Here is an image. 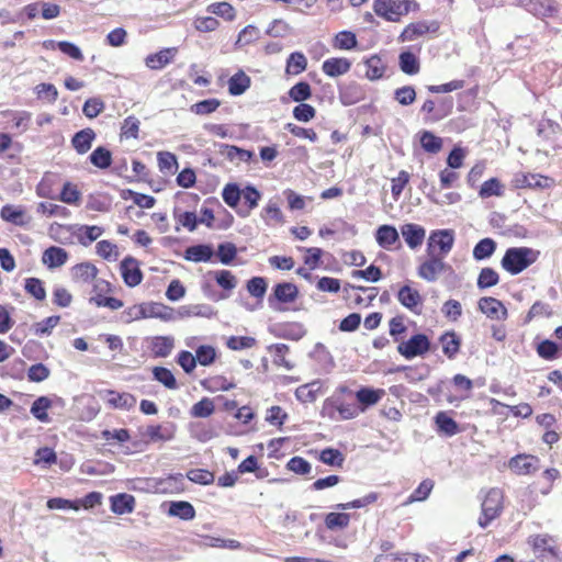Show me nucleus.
I'll return each mask as SVG.
<instances>
[{
    "mask_svg": "<svg viewBox=\"0 0 562 562\" xmlns=\"http://www.w3.org/2000/svg\"><path fill=\"white\" fill-rule=\"evenodd\" d=\"M139 126H140V122L136 116L130 115V116L125 117L121 125V133H120L121 138H125V139L138 138Z\"/></svg>",
    "mask_w": 562,
    "mask_h": 562,
    "instance_id": "obj_57",
    "label": "nucleus"
},
{
    "mask_svg": "<svg viewBox=\"0 0 562 562\" xmlns=\"http://www.w3.org/2000/svg\"><path fill=\"white\" fill-rule=\"evenodd\" d=\"M90 162L100 169H106L112 165V153L103 147H97L89 156Z\"/></svg>",
    "mask_w": 562,
    "mask_h": 562,
    "instance_id": "obj_47",
    "label": "nucleus"
},
{
    "mask_svg": "<svg viewBox=\"0 0 562 562\" xmlns=\"http://www.w3.org/2000/svg\"><path fill=\"white\" fill-rule=\"evenodd\" d=\"M59 200L70 205H78L81 200V193L76 184L66 182L60 192Z\"/></svg>",
    "mask_w": 562,
    "mask_h": 562,
    "instance_id": "obj_62",
    "label": "nucleus"
},
{
    "mask_svg": "<svg viewBox=\"0 0 562 562\" xmlns=\"http://www.w3.org/2000/svg\"><path fill=\"white\" fill-rule=\"evenodd\" d=\"M401 234L409 249L419 248L426 237V229L419 224L406 223L401 226Z\"/></svg>",
    "mask_w": 562,
    "mask_h": 562,
    "instance_id": "obj_18",
    "label": "nucleus"
},
{
    "mask_svg": "<svg viewBox=\"0 0 562 562\" xmlns=\"http://www.w3.org/2000/svg\"><path fill=\"white\" fill-rule=\"evenodd\" d=\"M146 318L155 317L162 321H169L172 316V310L161 303H145Z\"/></svg>",
    "mask_w": 562,
    "mask_h": 562,
    "instance_id": "obj_52",
    "label": "nucleus"
},
{
    "mask_svg": "<svg viewBox=\"0 0 562 562\" xmlns=\"http://www.w3.org/2000/svg\"><path fill=\"white\" fill-rule=\"evenodd\" d=\"M411 0H373V12L389 22H400L412 10Z\"/></svg>",
    "mask_w": 562,
    "mask_h": 562,
    "instance_id": "obj_5",
    "label": "nucleus"
},
{
    "mask_svg": "<svg viewBox=\"0 0 562 562\" xmlns=\"http://www.w3.org/2000/svg\"><path fill=\"white\" fill-rule=\"evenodd\" d=\"M435 424L437 426V430L440 434H443L448 437L454 436L460 432V427L458 423L448 415L447 412H439L435 416Z\"/></svg>",
    "mask_w": 562,
    "mask_h": 562,
    "instance_id": "obj_36",
    "label": "nucleus"
},
{
    "mask_svg": "<svg viewBox=\"0 0 562 562\" xmlns=\"http://www.w3.org/2000/svg\"><path fill=\"white\" fill-rule=\"evenodd\" d=\"M366 77L369 80H379L384 76L385 65L378 55H372L364 60Z\"/></svg>",
    "mask_w": 562,
    "mask_h": 562,
    "instance_id": "obj_41",
    "label": "nucleus"
},
{
    "mask_svg": "<svg viewBox=\"0 0 562 562\" xmlns=\"http://www.w3.org/2000/svg\"><path fill=\"white\" fill-rule=\"evenodd\" d=\"M319 461L330 467L341 468L345 457L340 450L334 448L323 449L318 457Z\"/></svg>",
    "mask_w": 562,
    "mask_h": 562,
    "instance_id": "obj_58",
    "label": "nucleus"
},
{
    "mask_svg": "<svg viewBox=\"0 0 562 562\" xmlns=\"http://www.w3.org/2000/svg\"><path fill=\"white\" fill-rule=\"evenodd\" d=\"M537 16H553L558 9L555 0H531L530 2H518Z\"/></svg>",
    "mask_w": 562,
    "mask_h": 562,
    "instance_id": "obj_28",
    "label": "nucleus"
},
{
    "mask_svg": "<svg viewBox=\"0 0 562 562\" xmlns=\"http://www.w3.org/2000/svg\"><path fill=\"white\" fill-rule=\"evenodd\" d=\"M324 524L329 530H342L349 526L350 515L331 512L325 516Z\"/></svg>",
    "mask_w": 562,
    "mask_h": 562,
    "instance_id": "obj_49",
    "label": "nucleus"
},
{
    "mask_svg": "<svg viewBox=\"0 0 562 562\" xmlns=\"http://www.w3.org/2000/svg\"><path fill=\"white\" fill-rule=\"evenodd\" d=\"M299 296V288L292 282H281L274 285L273 292L269 297V303L273 301L279 303H293Z\"/></svg>",
    "mask_w": 562,
    "mask_h": 562,
    "instance_id": "obj_21",
    "label": "nucleus"
},
{
    "mask_svg": "<svg viewBox=\"0 0 562 562\" xmlns=\"http://www.w3.org/2000/svg\"><path fill=\"white\" fill-rule=\"evenodd\" d=\"M436 30H437V27L432 29V31H436ZM430 31H431V27L426 22H423V21L413 22V23L407 24L404 27V30L400 34L398 40L401 42L416 41Z\"/></svg>",
    "mask_w": 562,
    "mask_h": 562,
    "instance_id": "obj_33",
    "label": "nucleus"
},
{
    "mask_svg": "<svg viewBox=\"0 0 562 562\" xmlns=\"http://www.w3.org/2000/svg\"><path fill=\"white\" fill-rule=\"evenodd\" d=\"M106 404L114 409L130 411L136 405V397L127 392H116L114 390H106L105 392Z\"/></svg>",
    "mask_w": 562,
    "mask_h": 562,
    "instance_id": "obj_20",
    "label": "nucleus"
},
{
    "mask_svg": "<svg viewBox=\"0 0 562 562\" xmlns=\"http://www.w3.org/2000/svg\"><path fill=\"white\" fill-rule=\"evenodd\" d=\"M454 233L452 229H435L427 240V255L445 258L453 248Z\"/></svg>",
    "mask_w": 562,
    "mask_h": 562,
    "instance_id": "obj_8",
    "label": "nucleus"
},
{
    "mask_svg": "<svg viewBox=\"0 0 562 562\" xmlns=\"http://www.w3.org/2000/svg\"><path fill=\"white\" fill-rule=\"evenodd\" d=\"M398 302L407 310L418 313V307L423 303L419 292L411 285H403L397 292Z\"/></svg>",
    "mask_w": 562,
    "mask_h": 562,
    "instance_id": "obj_24",
    "label": "nucleus"
},
{
    "mask_svg": "<svg viewBox=\"0 0 562 562\" xmlns=\"http://www.w3.org/2000/svg\"><path fill=\"white\" fill-rule=\"evenodd\" d=\"M173 347L175 339L170 336H156L150 342V351L157 358L168 357Z\"/></svg>",
    "mask_w": 562,
    "mask_h": 562,
    "instance_id": "obj_37",
    "label": "nucleus"
},
{
    "mask_svg": "<svg viewBox=\"0 0 562 562\" xmlns=\"http://www.w3.org/2000/svg\"><path fill=\"white\" fill-rule=\"evenodd\" d=\"M95 136L97 134L92 128H83L72 136L71 145L79 155H83L90 150Z\"/></svg>",
    "mask_w": 562,
    "mask_h": 562,
    "instance_id": "obj_32",
    "label": "nucleus"
},
{
    "mask_svg": "<svg viewBox=\"0 0 562 562\" xmlns=\"http://www.w3.org/2000/svg\"><path fill=\"white\" fill-rule=\"evenodd\" d=\"M435 483L430 479H426L419 483V485L413 491V493L408 496V498L404 502L403 505H408L415 502H423L428 498L431 493Z\"/></svg>",
    "mask_w": 562,
    "mask_h": 562,
    "instance_id": "obj_48",
    "label": "nucleus"
},
{
    "mask_svg": "<svg viewBox=\"0 0 562 562\" xmlns=\"http://www.w3.org/2000/svg\"><path fill=\"white\" fill-rule=\"evenodd\" d=\"M375 240L381 248L390 250L400 240L398 232L393 225H381L375 232Z\"/></svg>",
    "mask_w": 562,
    "mask_h": 562,
    "instance_id": "obj_30",
    "label": "nucleus"
},
{
    "mask_svg": "<svg viewBox=\"0 0 562 562\" xmlns=\"http://www.w3.org/2000/svg\"><path fill=\"white\" fill-rule=\"evenodd\" d=\"M419 142H420L422 148L426 153L432 154V155H436L439 151H441V149L443 147L442 138L435 135L430 131H422L419 133Z\"/></svg>",
    "mask_w": 562,
    "mask_h": 562,
    "instance_id": "obj_38",
    "label": "nucleus"
},
{
    "mask_svg": "<svg viewBox=\"0 0 562 562\" xmlns=\"http://www.w3.org/2000/svg\"><path fill=\"white\" fill-rule=\"evenodd\" d=\"M539 258V251L530 247L507 248L501 267L512 276H517L533 265Z\"/></svg>",
    "mask_w": 562,
    "mask_h": 562,
    "instance_id": "obj_3",
    "label": "nucleus"
},
{
    "mask_svg": "<svg viewBox=\"0 0 562 562\" xmlns=\"http://www.w3.org/2000/svg\"><path fill=\"white\" fill-rule=\"evenodd\" d=\"M509 470L519 476L532 475L540 469V459L528 453H518L508 460Z\"/></svg>",
    "mask_w": 562,
    "mask_h": 562,
    "instance_id": "obj_11",
    "label": "nucleus"
},
{
    "mask_svg": "<svg viewBox=\"0 0 562 562\" xmlns=\"http://www.w3.org/2000/svg\"><path fill=\"white\" fill-rule=\"evenodd\" d=\"M452 384L457 391V394L449 395L447 397L449 403L452 404L456 402H461L468 400L471 396L473 390V381L468 376L458 373L452 378Z\"/></svg>",
    "mask_w": 562,
    "mask_h": 562,
    "instance_id": "obj_22",
    "label": "nucleus"
},
{
    "mask_svg": "<svg viewBox=\"0 0 562 562\" xmlns=\"http://www.w3.org/2000/svg\"><path fill=\"white\" fill-rule=\"evenodd\" d=\"M307 67V60L303 53L294 52L286 60V72L289 75H299L305 71Z\"/></svg>",
    "mask_w": 562,
    "mask_h": 562,
    "instance_id": "obj_54",
    "label": "nucleus"
},
{
    "mask_svg": "<svg viewBox=\"0 0 562 562\" xmlns=\"http://www.w3.org/2000/svg\"><path fill=\"white\" fill-rule=\"evenodd\" d=\"M122 198L124 200H133V202L142 209H151L156 203V199L154 196L139 193L131 189L124 190L122 193Z\"/></svg>",
    "mask_w": 562,
    "mask_h": 562,
    "instance_id": "obj_53",
    "label": "nucleus"
},
{
    "mask_svg": "<svg viewBox=\"0 0 562 562\" xmlns=\"http://www.w3.org/2000/svg\"><path fill=\"white\" fill-rule=\"evenodd\" d=\"M120 273L125 285L128 288L139 285L144 279L139 261L132 256H126L120 262Z\"/></svg>",
    "mask_w": 562,
    "mask_h": 562,
    "instance_id": "obj_13",
    "label": "nucleus"
},
{
    "mask_svg": "<svg viewBox=\"0 0 562 562\" xmlns=\"http://www.w3.org/2000/svg\"><path fill=\"white\" fill-rule=\"evenodd\" d=\"M153 374L155 380L164 384L167 389L175 390L178 387L177 380L168 368L155 367L153 369Z\"/></svg>",
    "mask_w": 562,
    "mask_h": 562,
    "instance_id": "obj_60",
    "label": "nucleus"
},
{
    "mask_svg": "<svg viewBox=\"0 0 562 562\" xmlns=\"http://www.w3.org/2000/svg\"><path fill=\"white\" fill-rule=\"evenodd\" d=\"M504 509V493L501 488L493 487L485 494L481 504V515L477 524L486 528L493 520L498 518Z\"/></svg>",
    "mask_w": 562,
    "mask_h": 562,
    "instance_id": "obj_4",
    "label": "nucleus"
},
{
    "mask_svg": "<svg viewBox=\"0 0 562 562\" xmlns=\"http://www.w3.org/2000/svg\"><path fill=\"white\" fill-rule=\"evenodd\" d=\"M477 307L481 313L494 321H505L508 317V311L504 303L493 296L481 297Z\"/></svg>",
    "mask_w": 562,
    "mask_h": 562,
    "instance_id": "obj_14",
    "label": "nucleus"
},
{
    "mask_svg": "<svg viewBox=\"0 0 562 562\" xmlns=\"http://www.w3.org/2000/svg\"><path fill=\"white\" fill-rule=\"evenodd\" d=\"M505 192V186L498 178H491L484 181L479 190V196L487 199L491 196H503Z\"/></svg>",
    "mask_w": 562,
    "mask_h": 562,
    "instance_id": "obj_43",
    "label": "nucleus"
},
{
    "mask_svg": "<svg viewBox=\"0 0 562 562\" xmlns=\"http://www.w3.org/2000/svg\"><path fill=\"white\" fill-rule=\"evenodd\" d=\"M156 488L165 494L182 493L186 490L184 477L181 473L170 474L159 479L156 483Z\"/></svg>",
    "mask_w": 562,
    "mask_h": 562,
    "instance_id": "obj_25",
    "label": "nucleus"
},
{
    "mask_svg": "<svg viewBox=\"0 0 562 562\" xmlns=\"http://www.w3.org/2000/svg\"><path fill=\"white\" fill-rule=\"evenodd\" d=\"M553 178L540 173L516 172L512 179L515 189L544 190L554 187Z\"/></svg>",
    "mask_w": 562,
    "mask_h": 562,
    "instance_id": "obj_9",
    "label": "nucleus"
},
{
    "mask_svg": "<svg viewBox=\"0 0 562 562\" xmlns=\"http://www.w3.org/2000/svg\"><path fill=\"white\" fill-rule=\"evenodd\" d=\"M176 54V47L162 48L157 53L149 54L145 58V65L151 70H160L173 60Z\"/></svg>",
    "mask_w": 562,
    "mask_h": 562,
    "instance_id": "obj_23",
    "label": "nucleus"
},
{
    "mask_svg": "<svg viewBox=\"0 0 562 562\" xmlns=\"http://www.w3.org/2000/svg\"><path fill=\"white\" fill-rule=\"evenodd\" d=\"M69 258L68 252L58 246H50L44 250L42 262L49 269H55L64 266Z\"/></svg>",
    "mask_w": 562,
    "mask_h": 562,
    "instance_id": "obj_29",
    "label": "nucleus"
},
{
    "mask_svg": "<svg viewBox=\"0 0 562 562\" xmlns=\"http://www.w3.org/2000/svg\"><path fill=\"white\" fill-rule=\"evenodd\" d=\"M158 167L161 172L175 173L178 169V160L175 154L170 151H159L157 154Z\"/></svg>",
    "mask_w": 562,
    "mask_h": 562,
    "instance_id": "obj_59",
    "label": "nucleus"
},
{
    "mask_svg": "<svg viewBox=\"0 0 562 562\" xmlns=\"http://www.w3.org/2000/svg\"><path fill=\"white\" fill-rule=\"evenodd\" d=\"M53 402L47 396L37 397L32 406L31 414L41 423H48L50 420L47 411L52 407Z\"/></svg>",
    "mask_w": 562,
    "mask_h": 562,
    "instance_id": "obj_42",
    "label": "nucleus"
},
{
    "mask_svg": "<svg viewBox=\"0 0 562 562\" xmlns=\"http://www.w3.org/2000/svg\"><path fill=\"white\" fill-rule=\"evenodd\" d=\"M168 515L179 517L182 520H192L195 517V509L187 501H176L170 503Z\"/></svg>",
    "mask_w": 562,
    "mask_h": 562,
    "instance_id": "obj_39",
    "label": "nucleus"
},
{
    "mask_svg": "<svg viewBox=\"0 0 562 562\" xmlns=\"http://www.w3.org/2000/svg\"><path fill=\"white\" fill-rule=\"evenodd\" d=\"M0 217L2 221L20 227H26L32 222V216L22 205H3L0 210Z\"/></svg>",
    "mask_w": 562,
    "mask_h": 562,
    "instance_id": "obj_15",
    "label": "nucleus"
},
{
    "mask_svg": "<svg viewBox=\"0 0 562 562\" xmlns=\"http://www.w3.org/2000/svg\"><path fill=\"white\" fill-rule=\"evenodd\" d=\"M105 109L103 100L99 97L89 98L82 106V113L88 119H94Z\"/></svg>",
    "mask_w": 562,
    "mask_h": 562,
    "instance_id": "obj_63",
    "label": "nucleus"
},
{
    "mask_svg": "<svg viewBox=\"0 0 562 562\" xmlns=\"http://www.w3.org/2000/svg\"><path fill=\"white\" fill-rule=\"evenodd\" d=\"M499 282V274L498 272L491 268L485 267L482 268L476 280V284L479 289H487L495 286Z\"/></svg>",
    "mask_w": 562,
    "mask_h": 562,
    "instance_id": "obj_51",
    "label": "nucleus"
},
{
    "mask_svg": "<svg viewBox=\"0 0 562 562\" xmlns=\"http://www.w3.org/2000/svg\"><path fill=\"white\" fill-rule=\"evenodd\" d=\"M439 341L442 346V352L449 359H453L460 351L461 339L453 330L443 333Z\"/></svg>",
    "mask_w": 562,
    "mask_h": 562,
    "instance_id": "obj_34",
    "label": "nucleus"
},
{
    "mask_svg": "<svg viewBox=\"0 0 562 562\" xmlns=\"http://www.w3.org/2000/svg\"><path fill=\"white\" fill-rule=\"evenodd\" d=\"M355 395L358 402L357 407L360 414L363 413L367 408L378 404L385 395V391L383 389L362 386L356 392Z\"/></svg>",
    "mask_w": 562,
    "mask_h": 562,
    "instance_id": "obj_19",
    "label": "nucleus"
},
{
    "mask_svg": "<svg viewBox=\"0 0 562 562\" xmlns=\"http://www.w3.org/2000/svg\"><path fill=\"white\" fill-rule=\"evenodd\" d=\"M250 85V77L244 70H238L228 79V92L231 95H240L249 89Z\"/></svg>",
    "mask_w": 562,
    "mask_h": 562,
    "instance_id": "obj_35",
    "label": "nucleus"
},
{
    "mask_svg": "<svg viewBox=\"0 0 562 562\" xmlns=\"http://www.w3.org/2000/svg\"><path fill=\"white\" fill-rule=\"evenodd\" d=\"M535 350L538 357L546 361H554L562 356V346L550 339L536 342Z\"/></svg>",
    "mask_w": 562,
    "mask_h": 562,
    "instance_id": "obj_31",
    "label": "nucleus"
},
{
    "mask_svg": "<svg viewBox=\"0 0 562 562\" xmlns=\"http://www.w3.org/2000/svg\"><path fill=\"white\" fill-rule=\"evenodd\" d=\"M110 505L114 514L124 515L134 512L136 501L132 494L119 493L110 497Z\"/></svg>",
    "mask_w": 562,
    "mask_h": 562,
    "instance_id": "obj_27",
    "label": "nucleus"
},
{
    "mask_svg": "<svg viewBox=\"0 0 562 562\" xmlns=\"http://www.w3.org/2000/svg\"><path fill=\"white\" fill-rule=\"evenodd\" d=\"M374 562H431L427 555L396 550L393 541L381 540Z\"/></svg>",
    "mask_w": 562,
    "mask_h": 562,
    "instance_id": "obj_6",
    "label": "nucleus"
},
{
    "mask_svg": "<svg viewBox=\"0 0 562 562\" xmlns=\"http://www.w3.org/2000/svg\"><path fill=\"white\" fill-rule=\"evenodd\" d=\"M497 244L494 239L486 237L481 239L473 248V258L477 261L490 258L496 250Z\"/></svg>",
    "mask_w": 562,
    "mask_h": 562,
    "instance_id": "obj_45",
    "label": "nucleus"
},
{
    "mask_svg": "<svg viewBox=\"0 0 562 562\" xmlns=\"http://www.w3.org/2000/svg\"><path fill=\"white\" fill-rule=\"evenodd\" d=\"M430 349V341L425 334H416L407 341H402L397 346V351L406 359H413L423 356Z\"/></svg>",
    "mask_w": 562,
    "mask_h": 562,
    "instance_id": "obj_12",
    "label": "nucleus"
},
{
    "mask_svg": "<svg viewBox=\"0 0 562 562\" xmlns=\"http://www.w3.org/2000/svg\"><path fill=\"white\" fill-rule=\"evenodd\" d=\"M401 70L409 76L419 72L420 64L416 55L412 52H402L398 57Z\"/></svg>",
    "mask_w": 562,
    "mask_h": 562,
    "instance_id": "obj_46",
    "label": "nucleus"
},
{
    "mask_svg": "<svg viewBox=\"0 0 562 562\" xmlns=\"http://www.w3.org/2000/svg\"><path fill=\"white\" fill-rule=\"evenodd\" d=\"M221 105L218 99L212 98L199 101L190 106V111L196 115H207L215 112Z\"/></svg>",
    "mask_w": 562,
    "mask_h": 562,
    "instance_id": "obj_61",
    "label": "nucleus"
},
{
    "mask_svg": "<svg viewBox=\"0 0 562 562\" xmlns=\"http://www.w3.org/2000/svg\"><path fill=\"white\" fill-rule=\"evenodd\" d=\"M74 296L70 291L64 286H55L52 294V302L60 308H66L71 305Z\"/></svg>",
    "mask_w": 562,
    "mask_h": 562,
    "instance_id": "obj_64",
    "label": "nucleus"
},
{
    "mask_svg": "<svg viewBox=\"0 0 562 562\" xmlns=\"http://www.w3.org/2000/svg\"><path fill=\"white\" fill-rule=\"evenodd\" d=\"M345 395H352V391L347 385L337 386L334 394L324 401L322 416L331 420L356 418L359 415V409L356 404L347 402Z\"/></svg>",
    "mask_w": 562,
    "mask_h": 562,
    "instance_id": "obj_2",
    "label": "nucleus"
},
{
    "mask_svg": "<svg viewBox=\"0 0 562 562\" xmlns=\"http://www.w3.org/2000/svg\"><path fill=\"white\" fill-rule=\"evenodd\" d=\"M92 286V296L90 303L97 307H106L111 311H117L123 307L124 303L122 300L108 296L113 292V285L111 282L104 279H95Z\"/></svg>",
    "mask_w": 562,
    "mask_h": 562,
    "instance_id": "obj_7",
    "label": "nucleus"
},
{
    "mask_svg": "<svg viewBox=\"0 0 562 562\" xmlns=\"http://www.w3.org/2000/svg\"><path fill=\"white\" fill-rule=\"evenodd\" d=\"M207 11L212 14L223 18L226 21H234L236 19V10L228 2H214L207 7Z\"/></svg>",
    "mask_w": 562,
    "mask_h": 562,
    "instance_id": "obj_56",
    "label": "nucleus"
},
{
    "mask_svg": "<svg viewBox=\"0 0 562 562\" xmlns=\"http://www.w3.org/2000/svg\"><path fill=\"white\" fill-rule=\"evenodd\" d=\"M99 274V269L92 262L85 261L75 265L70 269L71 281L76 284H90Z\"/></svg>",
    "mask_w": 562,
    "mask_h": 562,
    "instance_id": "obj_17",
    "label": "nucleus"
},
{
    "mask_svg": "<svg viewBox=\"0 0 562 562\" xmlns=\"http://www.w3.org/2000/svg\"><path fill=\"white\" fill-rule=\"evenodd\" d=\"M213 256V249L210 245L190 246L184 251V258L194 262L210 261Z\"/></svg>",
    "mask_w": 562,
    "mask_h": 562,
    "instance_id": "obj_40",
    "label": "nucleus"
},
{
    "mask_svg": "<svg viewBox=\"0 0 562 562\" xmlns=\"http://www.w3.org/2000/svg\"><path fill=\"white\" fill-rule=\"evenodd\" d=\"M453 110V101L451 98L440 99L438 101L428 99L422 105V113L427 123H435L449 116Z\"/></svg>",
    "mask_w": 562,
    "mask_h": 562,
    "instance_id": "obj_10",
    "label": "nucleus"
},
{
    "mask_svg": "<svg viewBox=\"0 0 562 562\" xmlns=\"http://www.w3.org/2000/svg\"><path fill=\"white\" fill-rule=\"evenodd\" d=\"M215 412V405L213 400L210 397H203L190 409V415L194 418H206L210 417Z\"/></svg>",
    "mask_w": 562,
    "mask_h": 562,
    "instance_id": "obj_50",
    "label": "nucleus"
},
{
    "mask_svg": "<svg viewBox=\"0 0 562 562\" xmlns=\"http://www.w3.org/2000/svg\"><path fill=\"white\" fill-rule=\"evenodd\" d=\"M222 198L240 217H247L258 206L261 193L250 184L240 189L237 183H227L223 188Z\"/></svg>",
    "mask_w": 562,
    "mask_h": 562,
    "instance_id": "obj_1",
    "label": "nucleus"
},
{
    "mask_svg": "<svg viewBox=\"0 0 562 562\" xmlns=\"http://www.w3.org/2000/svg\"><path fill=\"white\" fill-rule=\"evenodd\" d=\"M446 269L443 258L440 256L427 255V259L418 266L417 274L419 278L434 282L438 276Z\"/></svg>",
    "mask_w": 562,
    "mask_h": 562,
    "instance_id": "obj_16",
    "label": "nucleus"
},
{
    "mask_svg": "<svg viewBox=\"0 0 562 562\" xmlns=\"http://www.w3.org/2000/svg\"><path fill=\"white\" fill-rule=\"evenodd\" d=\"M25 292L36 301L43 302L46 299V289L44 281L38 278L30 277L24 281Z\"/></svg>",
    "mask_w": 562,
    "mask_h": 562,
    "instance_id": "obj_44",
    "label": "nucleus"
},
{
    "mask_svg": "<svg viewBox=\"0 0 562 562\" xmlns=\"http://www.w3.org/2000/svg\"><path fill=\"white\" fill-rule=\"evenodd\" d=\"M350 68L351 61L346 57H331L322 65L323 72L333 78L347 74Z\"/></svg>",
    "mask_w": 562,
    "mask_h": 562,
    "instance_id": "obj_26",
    "label": "nucleus"
},
{
    "mask_svg": "<svg viewBox=\"0 0 562 562\" xmlns=\"http://www.w3.org/2000/svg\"><path fill=\"white\" fill-rule=\"evenodd\" d=\"M145 435L150 441H168L173 438V429L162 425H149Z\"/></svg>",
    "mask_w": 562,
    "mask_h": 562,
    "instance_id": "obj_55",
    "label": "nucleus"
}]
</instances>
